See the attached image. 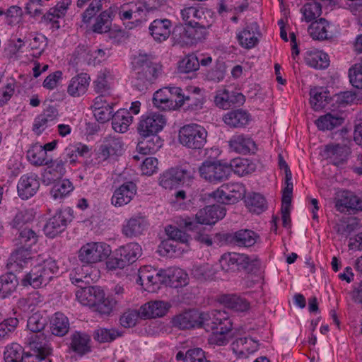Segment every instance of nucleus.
Masks as SVG:
<instances>
[{"label": "nucleus", "mask_w": 362, "mask_h": 362, "mask_svg": "<svg viewBox=\"0 0 362 362\" xmlns=\"http://www.w3.org/2000/svg\"><path fill=\"white\" fill-rule=\"evenodd\" d=\"M132 66L134 74L133 85L138 90L145 91L158 76V65L148 54H140L134 58Z\"/></svg>", "instance_id": "nucleus-1"}, {"label": "nucleus", "mask_w": 362, "mask_h": 362, "mask_svg": "<svg viewBox=\"0 0 362 362\" xmlns=\"http://www.w3.org/2000/svg\"><path fill=\"white\" fill-rule=\"evenodd\" d=\"M58 272L57 262L49 257L35 265L22 279V285L31 286L35 288L46 286Z\"/></svg>", "instance_id": "nucleus-2"}, {"label": "nucleus", "mask_w": 362, "mask_h": 362, "mask_svg": "<svg viewBox=\"0 0 362 362\" xmlns=\"http://www.w3.org/2000/svg\"><path fill=\"white\" fill-rule=\"evenodd\" d=\"M207 132L201 125L189 124L183 126L179 130L178 139L180 143L193 150L204 148L206 143Z\"/></svg>", "instance_id": "nucleus-3"}, {"label": "nucleus", "mask_w": 362, "mask_h": 362, "mask_svg": "<svg viewBox=\"0 0 362 362\" xmlns=\"http://www.w3.org/2000/svg\"><path fill=\"white\" fill-rule=\"evenodd\" d=\"M74 211L70 207H64L57 211L43 226L45 235L54 238L65 230L69 223L74 219Z\"/></svg>", "instance_id": "nucleus-4"}, {"label": "nucleus", "mask_w": 362, "mask_h": 362, "mask_svg": "<svg viewBox=\"0 0 362 362\" xmlns=\"http://www.w3.org/2000/svg\"><path fill=\"white\" fill-rule=\"evenodd\" d=\"M111 250L110 246L100 242L88 243L83 245L78 251V259L86 267L99 262H101L110 255Z\"/></svg>", "instance_id": "nucleus-5"}, {"label": "nucleus", "mask_w": 362, "mask_h": 362, "mask_svg": "<svg viewBox=\"0 0 362 362\" xmlns=\"http://www.w3.org/2000/svg\"><path fill=\"white\" fill-rule=\"evenodd\" d=\"M181 92L182 90L179 87L160 88L154 93L153 104L163 111L179 108L182 107V100H179Z\"/></svg>", "instance_id": "nucleus-6"}, {"label": "nucleus", "mask_w": 362, "mask_h": 362, "mask_svg": "<svg viewBox=\"0 0 362 362\" xmlns=\"http://www.w3.org/2000/svg\"><path fill=\"white\" fill-rule=\"evenodd\" d=\"M200 176L211 183L216 184L228 179L230 174V166L220 160H206L199 168Z\"/></svg>", "instance_id": "nucleus-7"}, {"label": "nucleus", "mask_w": 362, "mask_h": 362, "mask_svg": "<svg viewBox=\"0 0 362 362\" xmlns=\"http://www.w3.org/2000/svg\"><path fill=\"white\" fill-rule=\"evenodd\" d=\"M246 189L242 183H228L213 192L214 198L223 204H233L245 197Z\"/></svg>", "instance_id": "nucleus-8"}, {"label": "nucleus", "mask_w": 362, "mask_h": 362, "mask_svg": "<svg viewBox=\"0 0 362 362\" xmlns=\"http://www.w3.org/2000/svg\"><path fill=\"white\" fill-rule=\"evenodd\" d=\"M166 124L165 117L160 113L150 112L141 116L137 126L140 136L158 135Z\"/></svg>", "instance_id": "nucleus-9"}, {"label": "nucleus", "mask_w": 362, "mask_h": 362, "mask_svg": "<svg viewBox=\"0 0 362 362\" xmlns=\"http://www.w3.org/2000/svg\"><path fill=\"white\" fill-rule=\"evenodd\" d=\"M194 170L189 167L179 166L165 171L159 177V184L165 189H172L182 182L193 177Z\"/></svg>", "instance_id": "nucleus-10"}, {"label": "nucleus", "mask_w": 362, "mask_h": 362, "mask_svg": "<svg viewBox=\"0 0 362 362\" xmlns=\"http://www.w3.org/2000/svg\"><path fill=\"white\" fill-rule=\"evenodd\" d=\"M335 207L341 213L362 211V199L353 192L343 190L337 194Z\"/></svg>", "instance_id": "nucleus-11"}, {"label": "nucleus", "mask_w": 362, "mask_h": 362, "mask_svg": "<svg viewBox=\"0 0 362 362\" xmlns=\"http://www.w3.org/2000/svg\"><path fill=\"white\" fill-rule=\"evenodd\" d=\"M181 16L185 25L193 28L197 31L206 34V28L209 27L204 13L195 7H187L181 11Z\"/></svg>", "instance_id": "nucleus-12"}, {"label": "nucleus", "mask_w": 362, "mask_h": 362, "mask_svg": "<svg viewBox=\"0 0 362 362\" xmlns=\"http://www.w3.org/2000/svg\"><path fill=\"white\" fill-rule=\"evenodd\" d=\"M226 214L225 206L219 204L206 206L199 209L195 216L196 221L200 225H212L224 218Z\"/></svg>", "instance_id": "nucleus-13"}, {"label": "nucleus", "mask_w": 362, "mask_h": 362, "mask_svg": "<svg viewBox=\"0 0 362 362\" xmlns=\"http://www.w3.org/2000/svg\"><path fill=\"white\" fill-rule=\"evenodd\" d=\"M40 185L39 177L35 173L23 175L18 182V194L22 199L27 200L37 193Z\"/></svg>", "instance_id": "nucleus-14"}, {"label": "nucleus", "mask_w": 362, "mask_h": 362, "mask_svg": "<svg viewBox=\"0 0 362 362\" xmlns=\"http://www.w3.org/2000/svg\"><path fill=\"white\" fill-rule=\"evenodd\" d=\"M228 145L230 150L243 155L255 154L257 151V146L253 139L243 134H234L229 140Z\"/></svg>", "instance_id": "nucleus-15"}, {"label": "nucleus", "mask_w": 362, "mask_h": 362, "mask_svg": "<svg viewBox=\"0 0 362 362\" xmlns=\"http://www.w3.org/2000/svg\"><path fill=\"white\" fill-rule=\"evenodd\" d=\"M204 34L197 31L193 28L177 27L173 32L174 43L181 47L196 44L204 38Z\"/></svg>", "instance_id": "nucleus-16"}, {"label": "nucleus", "mask_w": 362, "mask_h": 362, "mask_svg": "<svg viewBox=\"0 0 362 362\" xmlns=\"http://www.w3.org/2000/svg\"><path fill=\"white\" fill-rule=\"evenodd\" d=\"M136 185L132 181L123 183L115 189L111 199L112 204L120 207L129 204L136 194Z\"/></svg>", "instance_id": "nucleus-17"}, {"label": "nucleus", "mask_w": 362, "mask_h": 362, "mask_svg": "<svg viewBox=\"0 0 362 362\" xmlns=\"http://www.w3.org/2000/svg\"><path fill=\"white\" fill-rule=\"evenodd\" d=\"M261 36L259 27L256 22L247 24L245 28L237 35L240 46L245 49H252L259 42Z\"/></svg>", "instance_id": "nucleus-18"}, {"label": "nucleus", "mask_w": 362, "mask_h": 362, "mask_svg": "<svg viewBox=\"0 0 362 362\" xmlns=\"http://www.w3.org/2000/svg\"><path fill=\"white\" fill-rule=\"evenodd\" d=\"M30 339L32 341L29 342V346L32 352L24 353L23 362H40L52 354L49 344L37 341L33 337Z\"/></svg>", "instance_id": "nucleus-19"}, {"label": "nucleus", "mask_w": 362, "mask_h": 362, "mask_svg": "<svg viewBox=\"0 0 362 362\" xmlns=\"http://www.w3.org/2000/svg\"><path fill=\"white\" fill-rule=\"evenodd\" d=\"M172 22L167 18H158L153 21L149 27V34L156 42L165 41L171 34Z\"/></svg>", "instance_id": "nucleus-20"}, {"label": "nucleus", "mask_w": 362, "mask_h": 362, "mask_svg": "<svg viewBox=\"0 0 362 362\" xmlns=\"http://www.w3.org/2000/svg\"><path fill=\"white\" fill-rule=\"evenodd\" d=\"M351 153L350 148L345 144H329L325 146L323 151L320 154L322 156L328 158H334L335 160L334 164L339 165L344 164L349 154Z\"/></svg>", "instance_id": "nucleus-21"}, {"label": "nucleus", "mask_w": 362, "mask_h": 362, "mask_svg": "<svg viewBox=\"0 0 362 362\" xmlns=\"http://www.w3.org/2000/svg\"><path fill=\"white\" fill-rule=\"evenodd\" d=\"M170 308V304L168 302L162 300L149 301L140 307L141 319L163 317L167 313Z\"/></svg>", "instance_id": "nucleus-22"}, {"label": "nucleus", "mask_w": 362, "mask_h": 362, "mask_svg": "<svg viewBox=\"0 0 362 362\" xmlns=\"http://www.w3.org/2000/svg\"><path fill=\"white\" fill-rule=\"evenodd\" d=\"M345 119L342 114L334 110H325V114L318 117V129L322 131H332L341 127L344 123Z\"/></svg>", "instance_id": "nucleus-23"}, {"label": "nucleus", "mask_w": 362, "mask_h": 362, "mask_svg": "<svg viewBox=\"0 0 362 362\" xmlns=\"http://www.w3.org/2000/svg\"><path fill=\"white\" fill-rule=\"evenodd\" d=\"M251 115L245 110H232L224 115L223 122L232 128H244L251 121Z\"/></svg>", "instance_id": "nucleus-24"}, {"label": "nucleus", "mask_w": 362, "mask_h": 362, "mask_svg": "<svg viewBox=\"0 0 362 362\" xmlns=\"http://www.w3.org/2000/svg\"><path fill=\"white\" fill-rule=\"evenodd\" d=\"M100 157L107 160L113 156H120L123 152V143L120 138L115 136L105 137L100 146Z\"/></svg>", "instance_id": "nucleus-25"}, {"label": "nucleus", "mask_w": 362, "mask_h": 362, "mask_svg": "<svg viewBox=\"0 0 362 362\" xmlns=\"http://www.w3.org/2000/svg\"><path fill=\"white\" fill-rule=\"evenodd\" d=\"M147 226L146 218L142 216H134L123 225L122 234L129 238L137 237L143 233Z\"/></svg>", "instance_id": "nucleus-26"}, {"label": "nucleus", "mask_w": 362, "mask_h": 362, "mask_svg": "<svg viewBox=\"0 0 362 362\" xmlns=\"http://www.w3.org/2000/svg\"><path fill=\"white\" fill-rule=\"evenodd\" d=\"M199 313L195 310H188L173 317L171 323L174 327L187 329L197 327Z\"/></svg>", "instance_id": "nucleus-27"}, {"label": "nucleus", "mask_w": 362, "mask_h": 362, "mask_svg": "<svg viewBox=\"0 0 362 362\" xmlns=\"http://www.w3.org/2000/svg\"><path fill=\"white\" fill-rule=\"evenodd\" d=\"M246 255L240 253H225L219 260L221 269L226 272H235L241 270V267L246 264Z\"/></svg>", "instance_id": "nucleus-28"}, {"label": "nucleus", "mask_w": 362, "mask_h": 362, "mask_svg": "<svg viewBox=\"0 0 362 362\" xmlns=\"http://www.w3.org/2000/svg\"><path fill=\"white\" fill-rule=\"evenodd\" d=\"M90 77L86 73H81L74 76L69 81L67 93L71 97H79L84 95L89 86Z\"/></svg>", "instance_id": "nucleus-29"}, {"label": "nucleus", "mask_w": 362, "mask_h": 362, "mask_svg": "<svg viewBox=\"0 0 362 362\" xmlns=\"http://www.w3.org/2000/svg\"><path fill=\"white\" fill-rule=\"evenodd\" d=\"M226 240L233 243L238 246L251 247L257 241L258 235L251 230L244 229L233 234H226Z\"/></svg>", "instance_id": "nucleus-30"}, {"label": "nucleus", "mask_w": 362, "mask_h": 362, "mask_svg": "<svg viewBox=\"0 0 362 362\" xmlns=\"http://www.w3.org/2000/svg\"><path fill=\"white\" fill-rule=\"evenodd\" d=\"M58 115L57 109L54 106L49 105L35 119L33 127V132L37 135L42 134L47 127L49 122L55 120Z\"/></svg>", "instance_id": "nucleus-31"}, {"label": "nucleus", "mask_w": 362, "mask_h": 362, "mask_svg": "<svg viewBox=\"0 0 362 362\" xmlns=\"http://www.w3.org/2000/svg\"><path fill=\"white\" fill-rule=\"evenodd\" d=\"M183 226L192 233L193 238L197 242L206 246H211L213 243L211 238L206 233V228L199 223L191 221L189 218L182 221Z\"/></svg>", "instance_id": "nucleus-32"}, {"label": "nucleus", "mask_w": 362, "mask_h": 362, "mask_svg": "<svg viewBox=\"0 0 362 362\" xmlns=\"http://www.w3.org/2000/svg\"><path fill=\"white\" fill-rule=\"evenodd\" d=\"M163 146V141L158 135L141 136L136 146V150L140 154L147 155L156 153Z\"/></svg>", "instance_id": "nucleus-33"}, {"label": "nucleus", "mask_w": 362, "mask_h": 362, "mask_svg": "<svg viewBox=\"0 0 362 362\" xmlns=\"http://www.w3.org/2000/svg\"><path fill=\"white\" fill-rule=\"evenodd\" d=\"M132 120L133 117L129 110L120 109L113 115L112 126L116 132L124 133L128 130Z\"/></svg>", "instance_id": "nucleus-34"}, {"label": "nucleus", "mask_w": 362, "mask_h": 362, "mask_svg": "<svg viewBox=\"0 0 362 362\" xmlns=\"http://www.w3.org/2000/svg\"><path fill=\"white\" fill-rule=\"evenodd\" d=\"M141 254V247L136 243H129L115 250V255L122 257L128 265L134 262Z\"/></svg>", "instance_id": "nucleus-35"}, {"label": "nucleus", "mask_w": 362, "mask_h": 362, "mask_svg": "<svg viewBox=\"0 0 362 362\" xmlns=\"http://www.w3.org/2000/svg\"><path fill=\"white\" fill-rule=\"evenodd\" d=\"M200 89L194 88V91L189 95H185L180 93L179 100H182V106L187 105L186 110L190 111H198L203 108L205 102L204 98L199 94Z\"/></svg>", "instance_id": "nucleus-36"}, {"label": "nucleus", "mask_w": 362, "mask_h": 362, "mask_svg": "<svg viewBox=\"0 0 362 362\" xmlns=\"http://www.w3.org/2000/svg\"><path fill=\"white\" fill-rule=\"evenodd\" d=\"M113 17L114 13L111 8L102 11L96 18L95 22L93 25V31L100 34L109 32L111 29Z\"/></svg>", "instance_id": "nucleus-37"}, {"label": "nucleus", "mask_w": 362, "mask_h": 362, "mask_svg": "<svg viewBox=\"0 0 362 362\" xmlns=\"http://www.w3.org/2000/svg\"><path fill=\"white\" fill-rule=\"evenodd\" d=\"M71 340L70 346L74 352L83 355L90 351V339L87 334L76 332L71 335Z\"/></svg>", "instance_id": "nucleus-38"}, {"label": "nucleus", "mask_w": 362, "mask_h": 362, "mask_svg": "<svg viewBox=\"0 0 362 362\" xmlns=\"http://www.w3.org/2000/svg\"><path fill=\"white\" fill-rule=\"evenodd\" d=\"M89 150L88 146L81 144L70 145L64 149L60 158L65 163L69 162L70 164L74 165L77 162L78 156H86L88 153Z\"/></svg>", "instance_id": "nucleus-39"}, {"label": "nucleus", "mask_w": 362, "mask_h": 362, "mask_svg": "<svg viewBox=\"0 0 362 362\" xmlns=\"http://www.w3.org/2000/svg\"><path fill=\"white\" fill-rule=\"evenodd\" d=\"M50 331L57 337L64 336L69 329V322L66 316L62 313H56L50 321Z\"/></svg>", "instance_id": "nucleus-40"}, {"label": "nucleus", "mask_w": 362, "mask_h": 362, "mask_svg": "<svg viewBox=\"0 0 362 362\" xmlns=\"http://www.w3.org/2000/svg\"><path fill=\"white\" fill-rule=\"evenodd\" d=\"M230 166V172L243 176L253 173L256 169V165L247 158H235L228 164Z\"/></svg>", "instance_id": "nucleus-41"}, {"label": "nucleus", "mask_w": 362, "mask_h": 362, "mask_svg": "<svg viewBox=\"0 0 362 362\" xmlns=\"http://www.w3.org/2000/svg\"><path fill=\"white\" fill-rule=\"evenodd\" d=\"M165 285L173 288H179L188 284L187 274L181 269L165 270Z\"/></svg>", "instance_id": "nucleus-42"}, {"label": "nucleus", "mask_w": 362, "mask_h": 362, "mask_svg": "<svg viewBox=\"0 0 362 362\" xmlns=\"http://www.w3.org/2000/svg\"><path fill=\"white\" fill-rule=\"evenodd\" d=\"M38 241V235L33 229L25 227L21 229L14 240L16 246L30 249Z\"/></svg>", "instance_id": "nucleus-43"}, {"label": "nucleus", "mask_w": 362, "mask_h": 362, "mask_svg": "<svg viewBox=\"0 0 362 362\" xmlns=\"http://www.w3.org/2000/svg\"><path fill=\"white\" fill-rule=\"evenodd\" d=\"M245 202L250 211L257 214L263 212L267 209L266 199L259 193H249L245 197Z\"/></svg>", "instance_id": "nucleus-44"}, {"label": "nucleus", "mask_w": 362, "mask_h": 362, "mask_svg": "<svg viewBox=\"0 0 362 362\" xmlns=\"http://www.w3.org/2000/svg\"><path fill=\"white\" fill-rule=\"evenodd\" d=\"M27 158L33 165L40 166L49 165L47 153L42 146L38 144L33 145L27 151Z\"/></svg>", "instance_id": "nucleus-45"}, {"label": "nucleus", "mask_w": 362, "mask_h": 362, "mask_svg": "<svg viewBox=\"0 0 362 362\" xmlns=\"http://www.w3.org/2000/svg\"><path fill=\"white\" fill-rule=\"evenodd\" d=\"M18 285L16 276L8 273L0 276V298H4L13 292Z\"/></svg>", "instance_id": "nucleus-46"}, {"label": "nucleus", "mask_w": 362, "mask_h": 362, "mask_svg": "<svg viewBox=\"0 0 362 362\" xmlns=\"http://www.w3.org/2000/svg\"><path fill=\"white\" fill-rule=\"evenodd\" d=\"M73 189V184L69 180L61 178L52 186L50 194L54 199H60L68 195Z\"/></svg>", "instance_id": "nucleus-47"}, {"label": "nucleus", "mask_w": 362, "mask_h": 362, "mask_svg": "<svg viewBox=\"0 0 362 362\" xmlns=\"http://www.w3.org/2000/svg\"><path fill=\"white\" fill-rule=\"evenodd\" d=\"M358 225V223L356 218H346L340 220L336 224L334 228L338 235L346 238L357 229Z\"/></svg>", "instance_id": "nucleus-48"}, {"label": "nucleus", "mask_w": 362, "mask_h": 362, "mask_svg": "<svg viewBox=\"0 0 362 362\" xmlns=\"http://www.w3.org/2000/svg\"><path fill=\"white\" fill-rule=\"evenodd\" d=\"M223 302L226 307L238 312H245L250 308V303L245 298L235 294L226 296Z\"/></svg>", "instance_id": "nucleus-49"}, {"label": "nucleus", "mask_w": 362, "mask_h": 362, "mask_svg": "<svg viewBox=\"0 0 362 362\" xmlns=\"http://www.w3.org/2000/svg\"><path fill=\"white\" fill-rule=\"evenodd\" d=\"M23 349L17 343L8 345L4 352L5 362H23Z\"/></svg>", "instance_id": "nucleus-50"}, {"label": "nucleus", "mask_w": 362, "mask_h": 362, "mask_svg": "<svg viewBox=\"0 0 362 362\" xmlns=\"http://www.w3.org/2000/svg\"><path fill=\"white\" fill-rule=\"evenodd\" d=\"M121 336V333L116 329H107L99 327L93 332V339L100 343L112 342Z\"/></svg>", "instance_id": "nucleus-51"}, {"label": "nucleus", "mask_w": 362, "mask_h": 362, "mask_svg": "<svg viewBox=\"0 0 362 362\" xmlns=\"http://www.w3.org/2000/svg\"><path fill=\"white\" fill-rule=\"evenodd\" d=\"M231 330L217 329L212 331L208 337V344L212 346H225L229 343Z\"/></svg>", "instance_id": "nucleus-52"}, {"label": "nucleus", "mask_w": 362, "mask_h": 362, "mask_svg": "<svg viewBox=\"0 0 362 362\" xmlns=\"http://www.w3.org/2000/svg\"><path fill=\"white\" fill-rule=\"evenodd\" d=\"M199 68V59L194 54L185 56L179 62L178 70L180 73H190L197 71Z\"/></svg>", "instance_id": "nucleus-53"}, {"label": "nucleus", "mask_w": 362, "mask_h": 362, "mask_svg": "<svg viewBox=\"0 0 362 362\" xmlns=\"http://www.w3.org/2000/svg\"><path fill=\"white\" fill-rule=\"evenodd\" d=\"M117 304V300L113 298V296H109L105 298L104 295L103 299L98 302L93 310L98 313L100 315L107 316L112 313L113 308L115 307Z\"/></svg>", "instance_id": "nucleus-54"}, {"label": "nucleus", "mask_w": 362, "mask_h": 362, "mask_svg": "<svg viewBox=\"0 0 362 362\" xmlns=\"http://www.w3.org/2000/svg\"><path fill=\"white\" fill-rule=\"evenodd\" d=\"M226 73V65L223 61H216L215 65L207 71L206 78L213 82H220L223 80Z\"/></svg>", "instance_id": "nucleus-55"}, {"label": "nucleus", "mask_w": 362, "mask_h": 362, "mask_svg": "<svg viewBox=\"0 0 362 362\" xmlns=\"http://www.w3.org/2000/svg\"><path fill=\"white\" fill-rule=\"evenodd\" d=\"M335 107L334 98L331 96L327 86H318V109L332 110Z\"/></svg>", "instance_id": "nucleus-56"}, {"label": "nucleus", "mask_w": 362, "mask_h": 362, "mask_svg": "<svg viewBox=\"0 0 362 362\" xmlns=\"http://www.w3.org/2000/svg\"><path fill=\"white\" fill-rule=\"evenodd\" d=\"M107 1L108 0H93L81 14L82 21L84 23H90L91 19L103 9V4Z\"/></svg>", "instance_id": "nucleus-57"}, {"label": "nucleus", "mask_w": 362, "mask_h": 362, "mask_svg": "<svg viewBox=\"0 0 362 362\" xmlns=\"http://www.w3.org/2000/svg\"><path fill=\"white\" fill-rule=\"evenodd\" d=\"M141 319V313L139 310L128 309L120 316L119 323L125 328H130L134 327L138 320Z\"/></svg>", "instance_id": "nucleus-58"}, {"label": "nucleus", "mask_w": 362, "mask_h": 362, "mask_svg": "<svg viewBox=\"0 0 362 362\" xmlns=\"http://www.w3.org/2000/svg\"><path fill=\"white\" fill-rule=\"evenodd\" d=\"M46 317H43L40 313H33L27 322V327L32 332H40L47 325Z\"/></svg>", "instance_id": "nucleus-59"}, {"label": "nucleus", "mask_w": 362, "mask_h": 362, "mask_svg": "<svg viewBox=\"0 0 362 362\" xmlns=\"http://www.w3.org/2000/svg\"><path fill=\"white\" fill-rule=\"evenodd\" d=\"M19 323L17 317H8L0 323V341L8 337L13 333Z\"/></svg>", "instance_id": "nucleus-60"}, {"label": "nucleus", "mask_w": 362, "mask_h": 362, "mask_svg": "<svg viewBox=\"0 0 362 362\" xmlns=\"http://www.w3.org/2000/svg\"><path fill=\"white\" fill-rule=\"evenodd\" d=\"M165 233L171 240L180 243H187L189 241V235L177 227L169 225L165 229Z\"/></svg>", "instance_id": "nucleus-61"}, {"label": "nucleus", "mask_w": 362, "mask_h": 362, "mask_svg": "<svg viewBox=\"0 0 362 362\" xmlns=\"http://www.w3.org/2000/svg\"><path fill=\"white\" fill-rule=\"evenodd\" d=\"M165 270H158L157 274H153L149 279V284H146L145 289L151 293L156 292L163 284H165Z\"/></svg>", "instance_id": "nucleus-62"}, {"label": "nucleus", "mask_w": 362, "mask_h": 362, "mask_svg": "<svg viewBox=\"0 0 362 362\" xmlns=\"http://www.w3.org/2000/svg\"><path fill=\"white\" fill-rule=\"evenodd\" d=\"M349 81L358 89H362V64H355L349 71Z\"/></svg>", "instance_id": "nucleus-63"}, {"label": "nucleus", "mask_w": 362, "mask_h": 362, "mask_svg": "<svg viewBox=\"0 0 362 362\" xmlns=\"http://www.w3.org/2000/svg\"><path fill=\"white\" fill-rule=\"evenodd\" d=\"M185 362H210L206 358L205 351L201 348H194L187 350L185 353Z\"/></svg>", "instance_id": "nucleus-64"}]
</instances>
